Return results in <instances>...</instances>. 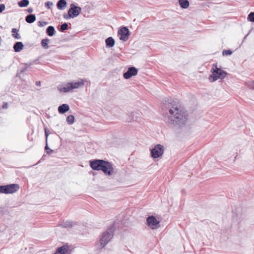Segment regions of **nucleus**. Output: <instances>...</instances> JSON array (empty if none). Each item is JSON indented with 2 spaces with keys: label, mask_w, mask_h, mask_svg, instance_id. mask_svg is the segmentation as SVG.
I'll return each mask as SVG.
<instances>
[{
  "label": "nucleus",
  "mask_w": 254,
  "mask_h": 254,
  "mask_svg": "<svg viewBox=\"0 0 254 254\" xmlns=\"http://www.w3.org/2000/svg\"><path fill=\"white\" fill-rule=\"evenodd\" d=\"M161 110L164 121L169 125L183 127L188 119L186 111L181 108L179 101L171 96L165 98L161 102Z\"/></svg>",
  "instance_id": "obj_1"
},
{
  "label": "nucleus",
  "mask_w": 254,
  "mask_h": 254,
  "mask_svg": "<svg viewBox=\"0 0 254 254\" xmlns=\"http://www.w3.org/2000/svg\"><path fill=\"white\" fill-rule=\"evenodd\" d=\"M90 167L96 171H102L105 174L110 176L114 172L111 163L102 159H94L89 161Z\"/></svg>",
  "instance_id": "obj_2"
},
{
  "label": "nucleus",
  "mask_w": 254,
  "mask_h": 254,
  "mask_svg": "<svg viewBox=\"0 0 254 254\" xmlns=\"http://www.w3.org/2000/svg\"><path fill=\"white\" fill-rule=\"evenodd\" d=\"M84 84V81L81 80L78 81H73L69 83H64L58 86V89L61 92L66 93L72 89L78 88Z\"/></svg>",
  "instance_id": "obj_3"
},
{
  "label": "nucleus",
  "mask_w": 254,
  "mask_h": 254,
  "mask_svg": "<svg viewBox=\"0 0 254 254\" xmlns=\"http://www.w3.org/2000/svg\"><path fill=\"white\" fill-rule=\"evenodd\" d=\"M114 233V231L112 228H109L102 233L99 240L101 249L104 248L111 241Z\"/></svg>",
  "instance_id": "obj_4"
},
{
  "label": "nucleus",
  "mask_w": 254,
  "mask_h": 254,
  "mask_svg": "<svg viewBox=\"0 0 254 254\" xmlns=\"http://www.w3.org/2000/svg\"><path fill=\"white\" fill-rule=\"evenodd\" d=\"M212 70H213L212 73L210 75L209 79L212 78V81H215L218 79H223L226 75V72L218 68L216 64H213Z\"/></svg>",
  "instance_id": "obj_5"
},
{
  "label": "nucleus",
  "mask_w": 254,
  "mask_h": 254,
  "mask_svg": "<svg viewBox=\"0 0 254 254\" xmlns=\"http://www.w3.org/2000/svg\"><path fill=\"white\" fill-rule=\"evenodd\" d=\"M19 189V186L17 184L0 186V193L4 194L13 193L16 192Z\"/></svg>",
  "instance_id": "obj_6"
},
{
  "label": "nucleus",
  "mask_w": 254,
  "mask_h": 254,
  "mask_svg": "<svg viewBox=\"0 0 254 254\" xmlns=\"http://www.w3.org/2000/svg\"><path fill=\"white\" fill-rule=\"evenodd\" d=\"M164 151V146L157 144L151 150V156L153 158H159L163 155Z\"/></svg>",
  "instance_id": "obj_7"
},
{
  "label": "nucleus",
  "mask_w": 254,
  "mask_h": 254,
  "mask_svg": "<svg viewBox=\"0 0 254 254\" xmlns=\"http://www.w3.org/2000/svg\"><path fill=\"white\" fill-rule=\"evenodd\" d=\"M146 224L151 229H156L160 227V222L155 216H149L146 219Z\"/></svg>",
  "instance_id": "obj_8"
},
{
  "label": "nucleus",
  "mask_w": 254,
  "mask_h": 254,
  "mask_svg": "<svg viewBox=\"0 0 254 254\" xmlns=\"http://www.w3.org/2000/svg\"><path fill=\"white\" fill-rule=\"evenodd\" d=\"M68 12V17L72 18L76 17L81 13V8L76 6L74 3H71Z\"/></svg>",
  "instance_id": "obj_9"
},
{
  "label": "nucleus",
  "mask_w": 254,
  "mask_h": 254,
  "mask_svg": "<svg viewBox=\"0 0 254 254\" xmlns=\"http://www.w3.org/2000/svg\"><path fill=\"white\" fill-rule=\"evenodd\" d=\"M118 34L120 36V39L126 42L128 39L130 32L127 27H123L118 31Z\"/></svg>",
  "instance_id": "obj_10"
},
{
  "label": "nucleus",
  "mask_w": 254,
  "mask_h": 254,
  "mask_svg": "<svg viewBox=\"0 0 254 254\" xmlns=\"http://www.w3.org/2000/svg\"><path fill=\"white\" fill-rule=\"evenodd\" d=\"M137 73V69L135 67L131 66L128 68L127 70L124 73L123 76L125 79H127L133 76L136 75Z\"/></svg>",
  "instance_id": "obj_11"
},
{
  "label": "nucleus",
  "mask_w": 254,
  "mask_h": 254,
  "mask_svg": "<svg viewBox=\"0 0 254 254\" xmlns=\"http://www.w3.org/2000/svg\"><path fill=\"white\" fill-rule=\"evenodd\" d=\"M71 250L69 249L67 244L64 245L58 248L54 254H71Z\"/></svg>",
  "instance_id": "obj_12"
},
{
  "label": "nucleus",
  "mask_w": 254,
  "mask_h": 254,
  "mask_svg": "<svg viewBox=\"0 0 254 254\" xmlns=\"http://www.w3.org/2000/svg\"><path fill=\"white\" fill-rule=\"evenodd\" d=\"M76 225V222H74L71 220H68L66 221H63L61 223L59 224V225L62 227L67 228L73 227Z\"/></svg>",
  "instance_id": "obj_13"
},
{
  "label": "nucleus",
  "mask_w": 254,
  "mask_h": 254,
  "mask_svg": "<svg viewBox=\"0 0 254 254\" xmlns=\"http://www.w3.org/2000/svg\"><path fill=\"white\" fill-rule=\"evenodd\" d=\"M58 110L60 114H63L69 110V107L66 104H63L58 107Z\"/></svg>",
  "instance_id": "obj_14"
},
{
  "label": "nucleus",
  "mask_w": 254,
  "mask_h": 254,
  "mask_svg": "<svg viewBox=\"0 0 254 254\" xmlns=\"http://www.w3.org/2000/svg\"><path fill=\"white\" fill-rule=\"evenodd\" d=\"M23 47L24 46L22 42H17L14 44L13 49L15 52H19L23 49Z\"/></svg>",
  "instance_id": "obj_15"
},
{
  "label": "nucleus",
  "mask_w": 254,
  "mask_h": 254,
  "mask_svg": "<svg viewBox=\"0 0 254 254\" xmlns=\"http://www.w3.org/2000/svg\"><path fill=\"white\" fill-rule=\"evenodd\" d=\"M67 3L65 0H59L57 3V6L59 9L63 10L66 6Z\"/></svg>",
  "instance_id": "obj_16"
},
{
  "label": "nucleus",
  "mask_w": 254,
  "mask_h": 254,
  "mask_svg": "<svg viewBox=\"0 0 254 254\" xmlns=\"http://www.w3.org/2000/svg\"><path fill=\"white\" fill-rule=\"evenodd\" d=\"M105 42L106 47L109 48L113 47L115 45V43L114 39L112 37H108L106 39Z\"/></svg>",
  "instance_id": "obj_17"
},
{
  "label": "nucleus",
  "mask_w": 254,
  "mask_h": 254,
  "mask_svg": "<svg viewBox=\"0 0 254 254\" xmlns=\"http://www.w3.org/2000/svg\"><path fill=\"white\" fill-rule=\"evenodd\" d=\"M180 6L184 9L187 8L190 5V2L188 0H178Z\"/></svg>",
  "instance_id": "obj_18"
},
{
  "label": "nucleus",
  "mask_w": 254,
  "mask_h": 254,
  "mask_svg": "<svg viewBox=\"0 0 254 254\" xmlns=\"http://www.w3.org/2000/svg\"><path fill=\"white\" fill-rule=\"evenodd\" d=\"M36 20V16L34 14H29L25 17V21L28 23H32Z\"/></svg>",
  "instance_id": "obj_19"
},
{
  "label": "nucleus",
  "mask_w": 254,
  "mask_h": 254,
  "mask_svg": "<svg viewBox=\"0 0 254 254\" xmlns=\"http://www.w3.org/2000/svg\"><path fill=\"white\" fill-rule=\"evenodd\" d=\"M56 33L55 28L53 26H49L46 29V33L49 36H53Z\"/></svg>",
  "instance_id": "obj_20"
},
{
  "label": "nucleus",
  "mask_w": 254,
  "mask_h": 254,
  "mask_svg": "<svg viewBox=\"0 0 254 254\" xmlns=\"http://www.w3.org/2000/svg\"><path fill=\"white\" fill-rule=\"evenodd\" d=\"M50 40L48 38L44 39L41 41V45L45 49H48L49 48L48 43H49Z\"/></svg>",
  "instance_id": "obj_21"
},
{
  "label": "nucleus",
  "mask_w": 254,
  "mask_h": 254,
  "mask_svg": "<svg viewBox=\"0 0 254 254\" xmlns=\"http://www.w3.org/2000/svg\"><path fill=\"white\" fill-rule=\"evenodd\" d=\"M18 31V30L16 28H12L11 31V32L13 33L12 34V36L16 39H20L21 37L20 35L17 33Z\"/></svg>",
  "instance_id": "obj_22"
},
{
  "label": "nucleus",
  "mask_w": 254,
  "mask_h": 254,
  "mask_svg": "<svg viewBox=\"0 0 254 254\" xmlns=\"http://www.w3.org/2000/svg\"><path fill=\"white\" fill-rule=\"evenodd\" d=\"M29 3L28 0H21L18 2V5L21 7H25L29 4Z\"/></svg>",
  "instance_id": "obj_23"
},
{
  "label": "nucleus",
  "mask_w": 254,
  "mask_h": 254,
  "mask_svg": "<svg viewBox=\"0 0 254 254\" xmlns=\"http://www.w3.org/2000/svg\"><path fill=\"white\" fill-rule=\"evenodd\" d=\"M66 122L68 125H72L74 122V117L73 115H69L66 118Z\"/></svg>",
  "instance_id": "obj_24"
},
{
  "label": "nucleus",
  "mask_w": 254,
  "mask_h": 254,
  "mask_svg": "<svg viewBox=\"0 0 254 254\" xmlns=\"http://www.w3.org/2000/svg\"><path fill=\"white\" fill-rule=\"evenodd\" d=\"M68 28V24L67 23H64L63 24H62L61 25V27H60V30L61 31H64L65 30H66Z\"/></svg>",
  "instance_id": "obj_25"
},
{
  "label": "nucleus",
  "mask_w": 254,
  "mask_h": 254,
  "mask_svg": "<svg viewBox=\"0 0 254 254\" xmlns=\"http://www.w3.org/2000/svg\"><path fill=\"white\" fill-rule=\"evenodd\" d=\"M248 20L251 22H254V12H251L248 15Z\"/></svg>",
  "instance_id": "obj_26"
},
{
  "label": "nucleus",
  "mask_w": 254,
  "mask_h": 254,
  "mask_svg": "<svg viewBox=\"0 0 254 254\" xmlns=\"http://www.w3.org/2000/svg\"><path fill=\"white\" fill-rule=\"evenodd\" d=\"M45 151H46L47 154H49V155L51 153H52L54 151L53 150H52L51 149H50L49 147L47 142L46 143V146L45 147Z\"/></svg>",
  "instance_id": "obj_27"
},
{
  "label": "nucleus",
  "mask_w": 254,
  "mask_h": 254,
  "mask_svg": "<svg viewBox=\"0 0 254 254\" xmlns=\"http://www.w3.org/2000/svg\"><path fill=\"white\" fill-rule=\"evenodd\" d=\"M222 54L223 56H229L232 54V51L230 50H224Z\"/></svg>",
  "instance_id": "obj_28"
},
{
  "label": "nucleus",
  "mask_w": 254,
  "mask_h": 254,
  "mask_svg": "<svg viewBox=\"0 0 254 254\" xmlns=\"http://www.w3.org/2000/svg\"><path fill=\"white\" fill-rule=\"evenodd\" d=\"M45 5L48 9H50L51 7L53 5V3L51 1H47L45 3Z\"/></svg>",
  "instance_id": "obj_29"
},
{
  "label": "nucleus",
  "mask_w": 254,
  "mask_h": 254,
  "mask_svg": "<svg viewBox=\"0 0 254 254\" xmlns=\"http://www.w3.org/2000/svg\"><path fill=\"white\" fill-rule=\"evenodd\" d=\"M48 24V22H43V21H39L38 23V25L39 27H43L45 25H46Z\"/></svg>",
  "instance_id": "obj_30"
},
{
  "label": "nucleus",
  "mask_w": 254,
  "mask_h": 254,
  "mask_svg": "<svg viewBox=\"0 0 254 254\" xmlns=\"http://www.w3.org/2000/svg\"><path fill=\"white\" fill-rule=\"evenodd\" d=\"M45 136H46V143H47V140H48V137L50 133L49 132V131H48V130L46 128L45 129Z\"/></svg>",
  "instance_id": "obj_31"
},
{
  "label": "nucleus",
  "mask_w": 254,
  "mask_h": 254,
  "mask_svg": "<svg viewBox=\"0 0 254 254\" xmlns=\"http://www.w3.org/2000/svg\"><path fill=\"white\" fill-rule=\"evenodd\" d=\"M5 8V6L4 4H0V13H1Z\"/></svg>",
  "instance_id": "obj_32"
},
{
  "label": "nucleus",
  "mask_w": 254,
  "mask_h": 254,
  "mask_svg": "<svg viewBox=\"0 0 254 254\" xmlns=\"http://www.w3.org/2000/svg\"><path fill=\"white\" fill-rule=\"evenodd\" d=\"M30 65V64H25L24 67L23 68V69L21 71H20V72H23L25 71V70L27 69L28 67H29Z\"/></svg>",
  "instance_id": "obj_33"
},
{
  "label": "nucleus",
  "mask_w": 254,
  "mask_h": 254,
  "mask_svg": "<svg viewBox=\"0 0 254 254\" xmlns=\"http://www.w3.org/2000/svg\"><path fill=\"white\" fill-rule=\"evenodd\" d=\"M248 86L250 88L254 89V81L250 82L248 84Z\"/></svg>",
  "instance_id": "obj_34"
},
{
  "label": "nucleus",
  "mask_w": 254,
  "mask_h": 254,
  "mask_svg": "<svg viewBox=\"0 0 254 254\" xmlns=\"http://www.w3.org/2000/svg\"><path fill=\"white\" fill-rule=\"evenodd\" d=\"M134 114H135V113H134V112H132V113H131V116H132V118H127V121L128 122H131L132 121H133V117H134Z\"/></svg>",
  "instance_id": "obj_35"
},
{
  "label": "nucleus",
  "mask_w": 254,
  "mask_h": 254,
  "mask_svg": "<svg viewBox=\"0 0 254 254\" xmlns=\"http://www.w3.org/2000/svg\"><path fill=\"white\" fill-rule=\"evenodd\" d=\"M8 107V104L6 102H4L2 105V109H7Z\"/></svg>",
  "instance_id": "obj_36"
},
{
  "label": "nucleus",
  "mask_w": 254,
  "mask_h": 254,
  "mask_svg": "<svg viewBox=\"0 0 254 254\" xmlns=\"http://www.w3.org/2000/svg\"><path fill=\"white\" fill-rule=\"evenodd\" d=\"M64 17L65 19H70V18H71V17H68V13H67V14H64Z\"/></svg>",
  "instance_id": "obj_37"
},
{
  "label": "nucleus",
  "mask_w": 254,
  "mask_h": 254,
  "mask_svg": "<svg viewBox=\"0 0 254 254\" xmlns=\"http://www.w3.org/2000/svg\"><path fill=\"white\" fill-rule=\"evenodd\" d=\"M41 85V82L40 81H37L36 82V86H40Z\"/></svg>",
  "instance_id": "obj_38"
},
{
  "label": "nucleus",
  "mask_w": 254,
  "mask_h": 254,
  "mask_svg": "<svg viewBox=\"0 0 254 254\" xmlns=\"http://www.w3.org/2000/svg\"><path fill=\"white\" fill-rule=\"evenodd\" d=\"M28 11L29 12V13H31L33 11V9L32 8H29L28 9Z\"/></svg>",
  "instance_id": "obj_39"
},
{
  "label": "nucleus",
  "mask_w": 254,
  "mask_h": 254,
  "mask_svg": "<svg viewBox=\"0 0 254 254\" xmlns=\"http://www.w3.org/2000/svg\"><path fill=\"white\" fill-rule=\"evenodd\" d=\"M1 0H0V1H1Z\"/></svg>",
  "instance_id": "obj_40"
}]
</instances>
